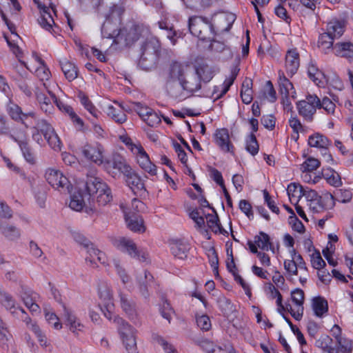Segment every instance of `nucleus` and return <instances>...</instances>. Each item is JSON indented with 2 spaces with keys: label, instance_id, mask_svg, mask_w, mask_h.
Wrapping results in <instances>:
<instances>
[{
  "label": "nucleus",
  "instance_id": "obj_49",
  "mask_svg": "<svg viewBox=\"0 0 353 353\" xmlns=\"http://www.w3.org/2000/svg\"><path fill=\"white\" fill-rule=\"evenodd\" d=\"M81 103L95 118L99 117L100 112L95 108L90 99L84 94H79Z\"/></svg>",
  "mask_w": 353,
  "mask_h": 353
},
{
  "label": "nucleus",
  "instance_id": "obj_13",
  "mask_svg": "<svg viewBox=\"0 0 353 353\" xmlns=\"http://www.w3.org/2000/svg\"><path fill=\"white\" fill-rule=\"evenodd\" d=\"M32 57L34 61L36 63L35 67L26 64L25 62H22V63L30 71H34L36 76L39 79V80L43 81V84L46 83L51 89V85L47 83V81L50 79L51 77V73L49 69L45 65L43 61L36 53H33Z\"/></svg>",
  "mask_w": 353,
  "mask_h": 353
},
{
  "label": "nucleus",
  "instance_id": "obj_29",
  "mask_svg": "<svg viewBox=\"0 0 353 353\" xmlns=\"http://www.w3.org/2000/svg\"><path fill=\"white\" fill-rule=\"evenodd\" d=\"M90 200L88 196L81 190L75 191L70 198V208L75 211L80 212L85 205V200Z\"/></svg>",
  "mask_w": 353,
  "mask_h": 353
},
{
  "label": "nucleus",
  "instance_id": "obj_56",
  "mask_svg": "<svg viewBox=\"0 0 353 353\" xmlns=\"http://www.w3.org/2000/svg\"><path fill=\"white\" fill-rule=\"evenodd\" d=\"M319 161L313 158L307 159L303 164H301V169L303 172H308L316 170L319 166Z\"/></svg>",
  "mask_w": 353,
  "mask_h": 353
},
{
  "label": "nucleus",
  "instance_id": "obj_58",
  "mask_svg": "<svg viewBox=\"0 0 353 353\" xmlns=\"http://www.w3.org/2000/svg\"><path fill=\"white\" fill-rule=\"evenodd\" d=\"M114 265L116 269L117 275L123 284H126L130 281V276L128 274L125 270L119 264V261H114Z\"/></svg>",
  "mask_w": 353,
  "mask_h": 353
},
{
  "label": "nucleus",
  "instance_id": "obj_4",
  "mask_svg": "<svg viewBox=\"0 0 353 353\" xmlns=\"http://www.w3.org/2000/svg\"><path fill=\"white\" fill-rule=\"evenodd\" d=\"M161 51V44L157 38H147L141 46L138 66L143 70L155 68Z\"/></svg>",
  "mask_w": 353,
  "mask_h": 353
},
{
  "label": "nucleus",
  "instance_id": "obj_5",
  "mask_svg": "<svg viewBox=\"0 0 353 353\" xmlns=\"http://www.w3.org/2000/svg\"><path fill=\"white\" fill-rule=\"evenodd\" d=\"M87 193L90 199L96 196L97 201L99 205H105L112 199L110 188L100 178L90 176L88 179L85 184Z\"/></svg>",
  "mask_w": 353,
  "mask_h": 353
},
{
  "label": "nucleus",
  "instance_id": "obj_62",
  "mask_svg": "<svg viewBox=\"0 0 353 353\" xmlns=\"http://www.w3.org/2000/svg\"><path fill=\"white\" fill-rule=\"evenodd\" d=\"M323 108L327 114H334L336 105L328 97H324L322 101H320L319 108Z\"/></svg>",
  "mask_w": 353,
  "mask_h": 353
},
{
  "label": "nucleus",
  "instance_id": "obj_43",
  "mask_svg": "<svg viewBox=\"0 0 353 353\" xmlns=\"http://www.w3.org/2000/svg\"><path fill=\"white\" fill-rule=\"evenodd\" d=\"M107 114L117 123H123L126 121V115L119 104L116 106L109 105Z\"/></svg>",
  "mask_w": 353,
  "mask_h": 353
},
{
  "label": "nucleus",
  "instance_id": "obj_36",
  "mask_svg": "<svg viewBox=\"0 0 353 353\" xmlns=\"http://www.w3.org/2000/svg\"><path fill=\"white\" fill-rule=\"evenodd\" d=\"M336 56L347 59L353 58V43L350 42L337 43L334 48Z\"/></svg>",
  "mask_w": 353,
  "mask_h": 353
},
{
  "label": "nucleus",
  "instance_id": "obj_24",
  "mask_svg": "<svg viewBox=\"0 0 353 353\" xmlns=\"http://www.w3.org/2000/svg\"><path fill=\"white\" fill-rule=\"evenodd\" d=\"M64 316L65 318V325L72 333L79 334V332H83L84 325L72 311L65 309Z\"/></svg>",
  "mask_w": 353,
  "mask_h": 353
},
{
  "label": "nucleus",
  "instance_id": "obj_50",
  "mask_svg": "<svg viewBox=\"0 0 353 353\" xmlns=\"http://www.w3.org/2000/svg\"><path fill=\"white\" fill-rule=\"evenodd\" d=\"M44 138L48 141V145L52 149L55 151H59L61 150V142L54 130Z\"/></svg>",
  "mask_w": 353,
  "mask_h": 353
},
{
  "label": "nucleus",
  "instance_id": "obj_61",
  "mask_svg": "<svg viewBox=\"0 0 353 353\" xmlns=\"http://www.w3.org/2000/svg\"><path fill=\"white\" fill-rule=\"evenodd\" d=\"M160 312L161 316L170 322L174 311L167 301H163L160 308Z\"/></svg>",
  "mask_w": 353,
  "mask_h": 353
},
{
  "label": "nucleus",
  "instance_id": "obj_19",
  "mask_svg": "<svg viewBox=\"0 0 353 353\" xmlns=\"http://www.w3.org/2000/svg\"><path fill=\"white\" fill-rule=\"evenodd\" d=\"M300 65L299 54L296 49H290L287 51L285 58V68L288 75H294L298 70Z\"/></svg>",
  "mask_w": 353,
  "mask_h": 353
},
{
  "label": "nucleus",
  "instance_id": "obj_59",
  "mask_svg": "<svg viewBox=\"0 0 353 353\" xmlns=\"http://www.w3.org/2000/svg\"><path fill=\"white\" fill-rule=\"evenodd\" d=\"M265 97L270 102H274L276 100V93L270 81H268L264 88Z\"/></svg>",
  "mask_w": 353,
  "mask_h": 353
},
{
  "label": "nucleus",
  "instance_id": "obj_18",
  "mask_svg": "<svg viewBox=\"0 0 353 353\" xmlns=\"http://www.w3.org/2000/svg\"><path fill=\"white\" fill-rule=\"evenodd\" d=\"M19 296L25 305L32 312H39L40 307L38 304L39 296L37 293L33 292L31 289L21 286Z\"/></svg>",
  "mask_w": 353,
  "mask_h": 353
},
{
  "label": "nucleus",
  "instance_id": "obj_54",
  "mask_svg": "<svg viewBox=\"0 0 353 353\" xmlns=\"http://www.w3.org/2000/svg\"><path fill=\"white\" fill-rule=\"evenodd\" d=\"M217 301L219 307L223 313L228 314L234 310L233 304L231 303L230 300L225 296H220Z\"/></svg>",
  "mask_w": 353,
  "mask_h": 353
},
{
  "label": "nucleus",
  "instance_id": "obj_39",
  "mask_svg": "<svg viewBox=\"0 0 353 353\" xmlns=\"http://www.w3.org/2000/svg\"><path fill=\"white\" fill-rule=\"evenodd\" d=\"M334 39L330 36L326 32L321 34L318 39V47L325 54L334 50Z\"/></svg>",
  "mask_w": 353,
  "mask_h": 353
},
{
  "label": "nucleus",
  "instance_id": "obj_25",
  "mask_svg": "<svg viewBox=\"0 0 353 353\" xmlns=\"http://www.w3.org/2000/svg\"><path fill=\"white\" fill-rule=\"evenodd\" d=\"M278 83L279 85L280 93L283 98L288 99L289 97L292 98L295 97L296 92L292 83L288 78H286L284 72L281 70L279 71Z\"/></svg>",
  "mask_w": 353,
  "mask_h": 353
},
{
  "label": "nucleus",
  "instance_id": "obj_27",
  "mask_svg": "<svg viewBox=\"0 0 353 353\" xmlns=\"http://www.w3.org/2000/svg\"><path fill=\"white\" fill-rule=\"evenodd\" d=\"M120 305L123 312L128 316L131 320H134L137 316L135 303L127 294L120 292L119 293Z\"/></svg>",
  "mask_w": 353,
  "mask_h": 353
},
{
  "label": "nucleus",
  "instance_id": "obj_2",
  "mask_svg": "<svg viewBox=\"0 0 353 353\" xmlns=\"http://www.w3.org/2000/svg\"><path fill=\"white\" fill-rule=\"evenodd\" d=\"M165 86L170 96L180 98L184 92H194L199 90L201 85L199 80L192 78V71L188 65L174 61L163 74Z\"/></svg>",
  "mask_w": 353,
  "mask_h": 353
},
{
  "label": "nucleus",
  "instance_id": "obj_55",
  "mask_svg": "<svg viewBox=\"0 0 353 353\" xmlns=\"http://www.w3.org/2000/svg\"><path fill=\"white\" fill-rule=\"evenodd\" d=\"M154 340L159 345H160L163 347V350L166 353H178L176 349L174 347V345L168 343L163 337L160 336H156L154 337Z\"/></svg>",
  "mask_w": 353,
  "mask_h": 353
},
{
  "label": "nucleus",
  "instance_id": "obj_53",
  "mask_svg": "<svg viewBox=\"0 0 353 353\" xmlns=\"http://www.w3.org/2000/svg\"><path fill=\"white\" fill-rule=\"evenodd\" d=\"M246 150L252 156L256 155L259 152V144L255 135L252 133L246 140Z\"/></svg>",
  "mask_w": 353,
  "mask_h": 353
},
{
  "label": "nucleus",
  "instance_id": "obj_46",
  "mask_svg": "<svg viewBox=\"0 0 353 353\" xmlns=\"http://www.w3.org/2000/svg\"><path fill=\"white\" fill-rule=\"evenodd\" d=\"M126 183L132 189L137 188L139 190L145 191L141 178L137 174L131 172V171L126 174Z\"/></svg>",
  "mask_w": 353,
  "mask_h": 353
},
{
  "label": "nucleus",
  "instance_id": "obj_7",
  "mask_svg": "<svg viewBox=\"0 0 353 353\" xmlns=\"http://www.w3.org/2000/svg\"><path fill=\"white\" fill-rule=\"evenodd\" d=\"M113 245L119 250L125 252L131 257L141 262H145L148 259V253L137 248L135 243L130 239L119 236L112 239Z\"/></svg>",
  "mask_w": 353,
  "mask_h": 353
},
{
  "label": "nucleus",
  "instance_id": "obj_28",
  "mask_svg": "<svg viewBox=\"0 0 353 353\" xmlns=\"http://www.w3.org/2000/svg\"><path fill=\"white\" fill-rule=\"evenodd\" d=\"M345 24L343 21L333 19L326 26V32L334 39L342 36L345 31Z\"/></svg>",
  "mask_w": 353,
  "mask_h": 353
},
{
  "label": "nucleus",
  "instance_id": "obj_57",
  "mask_svg": "<svg viewBox=\"0 0 353 353\" xmlns=\"http://www.w3.org/2000/svg\"><path fill=\"white\" fill-rule=\"evenodd\" d=\"M311 263L314 268L316 270L323 269L325 266V262L322 259L319 252H314L311 254Z\"/></svg>",
  "mask_w": 353,
  "mask_h": 353
},
{
  "label": "nucleus",
  "instance_id": "obj_3",
  "mask_svg": "<svg viewBox=\"0 0 353 353\" xmlns=\"http://www.w3.org/2000/svg\"><path fill=\"white\" fill-rule=\"evenodd\" d=\"M119 140L125 144L134 157L139 167L150 176L157 174V166L151 161L148 154L145 150L140 142L133 141L128 134H121Z\"/></svg>",
  "mask_w": 353,
  "mask_h": 353
},
{
  "label": "nucleus",
  "instance_id": "obj_14",
  "mask_svg": "<svg viewBox=\"0 0 353 353\" xmlns=\"http://www.w3.org/2000/svg\"><path fill=\"white\" fill-rule=\"evenodd\" d=\"M291 299L294 304V307L290 305L288 310L293 318L299 321L303 314L304 292L299 288L294 290L291 292Z\"/></svg>",
  "mask_w": 353,
  "mask_h": 353
},
{
  "label": "nucleus",
  "instance_id": "obj_20",
  "mask_svg": "<svg viewBox=\"0 0 353 353\" xmlns=\"http://www.w3.org/2000/svg\"><path fill=\"white\" fill-rule=\"evenodd\" d=\"M0 303L14 316L25 314V310L16 303L14 298L6 292H0Z\"/></svg>",
  "mask_w": 353,
  "mask_h": 353
},
{
  "label": "nucleus",
  "instance_id": "obj_60",
  "mask_svg": "<svg viewBox=\"0 0 353 353\" xmlns=\"http://www.w3.org/2000/svg\"><path fill=\"white\" fill-rule=\"evenodd\" d=\"M45 316L46 321L49 324L52 325L55 330H60L62 328V324L60 323L59 318L54 313L47 312H46Z\"/></svg>",
  "mask_w": 353,
  "mask_h": 353
},
{
  "label": "nucleus",
  "instance_id": "obj_38",
  "mask_svg": "<svg viewBox=\"0 0 353 353\" xmlns=\"http://www.w3.org/2000/svg\"><path fill=\"white\" fill-rule=\"evenodd\" d=\"M322 175L327 183L334 187H339L342 185L341 176L332 168H323L322 170Z\"/></svg>",
  "mask_w": 353,
  "mask_h": 353
},
{
  "label": "nucleus",
  "instance_id": "obj_63",
  "mask_svg": "<svg viewBox=\"0 0 353 353\" xmlns=\"http://www.w3.org/2000/svg\"><path fill=\"white\" fill-rule=\"evenodd\" d=\"M239 207L250 219H253L254 214L252 210V205L249 201L243 199L239 201Z\"/></svg>",
  "mask_w": 353,
  "mask_h": 353
},
{
  "label": "nucleus",
  "instance_id": "obj_45",
  "mask_svg": "<svg viewBox=\"0 0 353 353\" xmlns=\"http://www.w3.org/2000/svg\"><path fill=\"white\" fill-rule=\"evenodd\" d=\"M207 225L214 233L225 234L227 232L222 228L216 214H208L206 216Z\"/></svg>",
  "mask_w": 353,
  "mask_h": 353
},
{
  "label": "nucleus",
  "instance_id": "obj_10",
  "mask_svg": "<svg viewBox=\"0 0 353 353\" xmlns=\"http://www.w3.org/2000/svg\"><path fill=\"white\" fill-rule=\"evenodd\" d=\"M45 177L48 183L54 189L70 192L72 185L68 178L59 170L48 168L46 171Z\"/></svg>",
  "mask_w": 353,
  "mask_h": 353
},
{
  "label": "nucleus",
  "instance_id": "obj_21",
  "mask_svg": "<svg viewBox=\"0 0 353 353\" xmlns=\"http://www.w3.org/2000/svg\"><path fill=\"white\" fill-rule=\"evenodd\" d=\"M86 250L87 256H85V262L88 265L92 268L97 267V262L105 264V254L96 248L93 244L89 246Z\"/></svg>",
  "mask_w": 353,
  "mask_h": 353
},
{
  "label": "nucleus",
  "instance_id": "obj_32",
  "mask_svg": "<svg viewBox=\"0 0 353 353\" xmlns=\"http://www.w3.org/2000/svg\"><path fill=\"white\" fill-rule=\"evenodd\" d=\"M214 77V71L212 68L207 64L199 65L196 68V73L192 72V78H196L201 83V80L207 83Z\"/></svg>",
  "mask_w": 353,
  "mask_h": 353
},
{
  "label": "nucleus",
  "instance_id": "obj_8",
  "mask_svg": "<svg viewBox=\"0 0 353 353\" xmlns=\"http://www.w3.org/2000/svg\"><path fill=\"white\" fill-rule=\"evenodd\" d=\"M148 33V28L142 24L132 25L121 28V35L117 37V44L130 45L137 41L140 37L147 36Z\"/></svg>",
  "mask_w": 353,
  "mask_h": 353
},
{
  "label": "nucleus",
  "instance_id": "obj_41",
  "mask_svg": "<svg viewBox=\"0 0 353 353\" xmlns=\"http://www.w3.org/2000/svg\"><path fill=\"white\" fill-rule=\"evenodd\" d=\"M287 193L292 203H297L303 196L304 189L301 185L292 183L288 186Z\"/></svg>",
  "mask_w": 353,
  "mask_h": 353
},
{
  "label": "nucleus",
  "instance_id": "obj_47",
  "mask_svg": "<svg viewBox=\"0 0 353 353\" xmlns=\"http://www.w3.org/2000/svg\"><path fill=\"white\" fill-rule=\"evenodd\" d=\"M33 120L35 121L33 129H37L44 137L54 130L52 125L45 119H39L37 116V119Z\"/></svg>",
  "mask_w": 353,
  "mask_h": 353
},
{
  "label": "nucleus",
  "instance_id": "obj_42",
  "mask_svg": "<svg viewBox=\"0 0 353 353\" xmlns=\"http://www.w3.org/2000/svg\"><path fill=\"white\" fill-rule=\"evenodd\" d=\"M307 73L310 79H312L318 86H325V76L321 71L319 70L314 64L309 65L307 68Z\"/></svg>",
  "mask_w": 353,
  "mask_h": 353
},
{
  "label": "nucleus",
  "instance_id": "obj_37",
  "mask_svg": "<svg viewBox=\"0 0 353 353\" xmlns=\"http://www.w3.org/2000/svg\"><path fill=\"white\" fill-rule=\"evenodd\" d=\"M312 307L314 314L318 317H323L328 312L327 301L323 297L318 296L312 299Z\"/></svg>",
  "mask_w": 353,
  "mask_h": 353
},
{
  "label": "nucleus",
  "instance_id": "obj_1",
  "mask_svg": "<svg viewBox=\"0 0 353 353\" xmlns=\"http://www.w3.org/2000/svg\"><path fill=\"white\" fill-rule=\"evenodd\" d=\"M101 301V310L104 316L117 326V330L128 353H138L136 341L137 330L127 321L114 314V304L110 287L102 283L99 287Z\"/></svg>",
  "mask_w": 353,
  "mask_h": 353
},
{
  "label": "nucleus",
  "instance_id": "obj_31",
  "mask_svg": "<svg viewBox=\"0 0 353 353\" xmlns=\"http://www.w3.org/2000/svg\"><path fill=\"white\" fill-rule=\"evenodd\" d=\"M308 144L310 147L320 148L323 152H327V148L331 145V141L323 134L314 133L309 137Z\"/></svg>",
  "mask_w": 353,
  "mask_h": 353
},
{
  "label": "nucleus",
  "instance_id": "obj_9",
  "mask_svg": "<svg viewBox=\"0 0 353 353\" xmlns=\"http://www.w3.org/2000/svg\"><path fill=\"white\" fill-rule=\"evenodd\" d=\"M320 99L316 95H307L304 100L296 104L299 115L307 122H312L316 114V109L319 108Z\"/></svg>",
  "mask_w": 353,
  "mask_h": 353
},
{
  "label": "nucleus",
  "instance_id": "obj_40",
  "mask_svg": "<svg viewBox=\"0 0 353 353\" xmlns=\"http://www.w3.org/2000/svg\"><path fill=\"white\" fill-rule=\"evenodd\" d=\"M333 340L328 335H321L315 342V346L322 350V353H334Z\"/></svg>",
  "mask_w": 353,
  "mask_h": 353
},
{
  "label": "nucleus",
  "instance_id": "obj_35",
  "mask_svg": "<svg viewBox=\"0 0 353 353\" xmlns=\"http://www.w3.org/2000/svg\"><path fill=\"white\" fill-rule=\"evenodd\" d=\"M0 232L8 240L15 241L21 236L20 230L14 225L0 221Z\"/></svg>",
  "mask_w": 353,
  "mask_h": 353
},
{
  "label": "nucleus",
  "instance_id": "obj_23",
  "mask_svg": "<svg viewBox=\"0 0 353 353\" xmlns=\"http://www.w3.org/2000/svg\"><path fill=\"white\" fill-rule=\"evenodd\" d=\"M110 16L105 20L101 28V34L103 37L113 39V43L117 44V37L120 34L121 28H119L117 23L110 19Z\"/></svg>",
  "mask_w": 353,
  "mask_h": 353
},
{
  "label": "nucleus",
  "instance_id": "obj_51",
  "mask_svg": "<svg viewBox=\"0 0 353 353\" xmlns=\"http://www.w3.org/2000/svg\"><path fill=\"white\" fill-rule=\"evenodd\" d=\"M288 123L289 125L296 135L295 139H298L299 133L303 132V126L300 119L297 117V116L292 114L290 118L289 119Z\"/></svg>",
  "mask_w": 353,
  "mask_h": 353
},
{
  "label": "nucleus",
  "instance_id": "obj_48",
  "mask_svg": "<svg viewBox=\"0 0 353 353\" xmlns=\"http://www.w3.org/2000/svg\"><path fill=\"white\" fill-rule=\"evenodd\" d=\"M254 243L259 248L268 251L271 249V243L270 241L269 236L263 232H259V234L254 238Z\"/></svg>",
  "mask_w": 353,
  "mask_h": 353
},
{
  "label": "nucleus",
  "instance_id": "obj_34",
  "mask_svg": "<svg viewBox=\"0 0 353 353\" xmlns=\"http://www.w3.org/2000/svg\"><path fill=\"white\" fill-rule=\"evenodd\" d=\"M59 63L65 78L69 81H72L77 77L78 70L73 63L66 59H61Z\"/></svg>",
  "mask_w": 353,
  "mask_h": 353
},
{
  "label": "nucleus",
  "instance_id": "obj_22",
  "mask_svg": "<svg viewBox=\"0 0 353 353\" xmlns=\"http://www.w3.org/2000/svg\"><path fill=\"white\" fill-rule=\"evenodd\" d=\"M40 10V17L38 19L39 25L46 30L50 31L54 25L53 17L50 12V8L41 3L34 1Z\"/></svg>",
  "mask_w": 353,
  "mask_h": 353
},
{
  "label": "nucleus",
  "instance_id": "obj_30",
  "mask_svg": "<svg viewBox=\"0 0 353 353\" xmlns=\"http://www.w3.org/2000/svg\"><path fill=\"white\" fill-rule=\"evenodd\" d=\"M190 246L187 243L175 241L170 243V251L172 255L179 259L183 260L187 258Z\"/></svg>",
  "mask_w": 353,
  "mask_h": 353
},
{
  "label": "nucleus",
  "instance_id": "obj_12",
  "mask_svg": "<svg viewBox=\"0 0 353 353\" xmlns=\"http://www.w3.org/2000/svg\"><path fill=\"white\" fill-rule=\"evenodd\" d=\"M11 139L17 142L26 161L30 163H34L35 157L32 149L29 144V139L26 131L21 130L10 136Z\"/></svg>",
  "mask_w": 353,
  "mask_h": 353
},
{
  "label": "nucleus",
  "instance_id": "obj_11",
  "mask_svg": "<svg viewBox=\"0 0 353 353\" xmlns=\"http://www.w3.org/2000/svg\"><path fill=\"white\" fill-rule=\"evenodd\" d=\"M12 97H8V101L6 105L8 114L14 121L21 123L26 128H28L27 121L29 119H36L37 114L32 111L23 112L21 108L12 101Z\"/></svg>",
  "mask_w": 353,
  "mask_h": 353
},
{
  "label": "nucleus",
  "instance_id": "obj_16",
  "mask_svg": "<svg viewBox=\"0 0 353 353\" xmlns=\"http://www.w3.org/2000/svg\"><path fill=\"white\" fill-rule=\"evenodd\" d=\"M214 139L216 145L222 152L234 154V147L230 141L228 129H217L214 134Z\"/></svg>",
  "mask_w": 353,
  "mask_h": 353
},
{
  "label": "nucleus",
  "instance_id": "obj_6",
  "mask_svg": "<svg viewBox=\"0 0 353 353\" xmlns=\"http://www.w3.org/2000/svg\"><path fill=\"white\" fill-rule=\"evenodd\" d=\"M189 30L202 41H212L214 36L212 25L201 17L194 16L189 19Z\"/></svg>",
  "mask_w": 353,
  "mask_h": 353
},
{
  "label": "nucleus",
  "instance_id": "obj_52",
  "mask_svg": "<svg viewBox=\"0 0 353 353\" xmlns=\"http://www.w3.org/2000/svg\"><path fill=\"white\" fill-rule=\"evenodd\" d=\"M196 322L197 326L202 331H208L212 327V323L210 317L206 314L196 315Z\"/></svg>",
  "mask_w": 353,
  "mask_h": 353
},
{
  "label": "nucleus",
  "instance_id": "obj_26",
  "mask_svg": "<svg viewBox=\"0 0 353 353\" xmlns=\"http://www.w3.org/2000/svg\"><path fill=\"white\" fill-rule=\"evenodd\" d=\"M239 72V69L236 66L232 67L231 68L230 75L225 79L223 84L221 85V90H219V87L216 86L214 88V94L220 92V93H218L216 95V99L222 97L228 92L230 86L233 84L234 80L236 79Z\"/></svg>",
  "mask_w": 353,
  "mask_h": 353
},
{
  "label": "nucleus",
  "instance_id": "obj_44",
  "mask_svg": "<svg viewBox=\"0 0 353 353\" xmlns=\"http://www.w3.org/2000/svg\"><path fill=\"white\" fill-rule=\"evenodd\" d=\"M265 292L269 299H276V303L279 309L284 308L283 305H282V296L279 291L275 288V286L272 283H268L265 285Z\"/></svg>",
  "mask_w": 353,
  "mask_h": 353
},
{
  "label": "nucleus",
  "instance_id": "obj_64",
  "mask_svg": "<svg viewBox=\"0 0 353 353\" xmlns=\"http://www.w3.org/2000/svg\"><path fill=\"white\" fill-rule=\"evenodd\" d=\"M328 84L333 87L334 89L341 90L343 88V84L342 81L337 76H333L332 77L327 78L325 77V85Z\"/></svg>",
  "mask_w": 353,
  "mask_h": 353
},
{
  "label": "nucleus",
  "instance_id": "obj_33",
  "mask_svg": "<svg viewBox=\"0 0 353 353\" xmlns=\"http://www.w3.org/2000/svg\"><path fill=\"white\" fill-rule=\"evenodd\" d=\"M36 98L42 111L47 114H51L54 110L52 96H48L45 93L36 91Z\"/></svg>",
  "mask_w": 353,
  "mask_h": 353
},
{
  "label": "nucleus",
  "instance_id": "obj_15",
  "mask_svg": "<svg viewBox=\"0 0 353 353\" xmlns=\"http://www.w3.org/2000/svg\"><path fill=\"white\" fill-rule=\"evenodd\" d=\"M81 152L87 160L97 165L103 163L104 149L101 145L99 143L87 144L82 148Z\"/></svg>",
  "mask_w": 353,
  "mask_h": 353
},
{
  "label": "nucleus",
  "instance_id": "obj_17",
  "mask_svg": "<svg viewBox=\"0 0 353 353\" xmlns=\"http://www.w3.org/2000/svg\"><path fill=\"white\" fill-rule=\"evenodd\" d=\"M120 207L124 213L128 228L134 232H144L145 228L142 217L134 212H128L123 204Z\"/></svg>",
  "mask_w": 353,
  "mask_h": 353
}]
</instances>
